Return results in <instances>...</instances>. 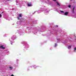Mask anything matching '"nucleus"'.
Wrapping results in <instances>:
<instances>
[{"label": "nucleus", "instance_id": "17", "mask_svg": "<svg viewBox=\"0 0 76 76\" xmlns=\"http://www.w3.org/2000/svg\"><path fill=\"white\" fill-rule=\"evenodd\" d=\"M11 45H12V43H11Z\"/></svg>", "mask_w": 76, "mask_h": 76}, {"label": "nucleus", "instance_id": "2", "mask_svg": "<svg viewBox=\"0 0 76 76\" xmlns=\"http://www.w3.org/2000/svg\"><path fill=\"white\" fill-rule=\"evenodd\" d=\"M3 45H2L0 46V48H2V49H5V48L3 47Z\"/></svg>", "mask_w": 76, "mask_h": 76}, {"label": "nucleus", "instance_id": "14", "mask_svg": "<svg viewBox=\"0 0 76 76\" xmlns=\"http://www.w3.org/2000/svg\"><path fill=\"white\" fill-rule=\"evenodd\" d=\"M53 1H56V0H53Z\"/></svg>", "mask_w": 76, "mask_h": 76}, {"label": "nucleus", "instance_id": "9", "mask_svg": "<svg viewBox=\"0 0 76 76\" xmlns=\"http://www.w3.org/2000/svg\"><path fill=\"white\" fill-rule=\"evenodd\" d=\"M68 7H69V8H70L71 7V5H69L68 6Z\"/></svg>", "mask_w": 76, "mask_h": 76}, {"label": "nucleus", "instance_id": "10", "mask_svg": "<svg viewBox=\"0 0 76 76\" xmlns=\"http://www.w3.org/2000/svg\"><path fill=\"white\" fill-rule=\"evenodd\" d=\"M61 13H64V11H61Z\"/></svg>", "mask_w": 76, "mask_h": 76}, {"label": "nucleus", "instance_id": "6", "mask_svg": "<svg viewBox=\"0 0 76 76\" xmlns=\"http://www.w3.org/2000/svg\"><path fill=\"white\" fill-rule=\"evenodd\" d=\"M72 48V47H71V46H69L68 47V49H70V48Z\"/></svg>", "mask_w": 76, "mask_h": 76}, {"label": "nucleus", "instance_id": "5", "mask_svg": "<svg viewBox=\"0 0 76 76\" xmlns=\"http://www.w3.org/2000/svg\"><path fill=\"white\" fill-rule=\"evenodd\" d=\"M18 16H19V17H20V18H22V14H19Z\"/></svg>", "mask_w": 76, "mask_h": 76}, {"label": "nucleus", "instance_id": "4", "mask_svg": "<svg viewBox=\"0 0 76 76\" xmlns=\"http://www.w3.org/2000/svg\"><path fill=\"white\" fill-rule=\"evenodd\" d=\"M68 13H69V12H66L64 13V15H68Z\"/></svg>", "mask_w": 76, "mask_h": 76}, {"label": "nucleus", "instance_id": "8", "mask_svg": "<svg viewBox=\"0 0 76 76\" xmlns=\"http://www.w3.org/2000/svg\"><path fill=\"white\" fill-rule=\"evenodd\" d=\"M56 3L57 4V6H58V5L59 6H60V4H59V3H58V2H56Z\"/></svg>", "mask_w": 76, "mask_h": 76}, {"label": "nucleus", "instance_id": "7", "mask_svg": "<svg viewBox=\"0 0 76 76\" xmlns=\"http://www.w3.org/2000/svg\"><path fill=\"white\" fill-rule=\"evenodd\" d=\"M9 69H10V70H12V69H13V67H11V66H10Z\"/></svg>", "mask_w": 76, "mask_h": 76}, {"label": "nucleus", "instance_id": "18", "mask_svg": "<svg viewBox=\"0 0 76 76\" xmlns=\"http://www.w3.org/2000/svg\"><path fill=\"white\" fill-rule=\"evenodd\" d=\"M7 76H8L7 75Z\"/></svg>", "mask_w": 76, "mask_h": 76}, {"label": "nucleus", "instance_id": "1", "mask_svg": "<svg viewBox=\"0 0 76 76\" xmlns=\"http://www.w3.org/2000/svg\"><path fill=\"white\" fill-rule=\"evenodd\" d=\"M31 3H28L27 4V6H29V7L32 6V4H31Z\"/></svg>", "mask_w": 76, "mask_h": 76}, {"label": "nucleus", "instance_id": "16", "mask_svg": "<svg viewBox=\"0 0 76 76\" xmlns=\"http://www.w3.org/2000/svg\"><path fill=\"white\" fill-rule=\"evenodd\" d=\"M56 26L57 28L58 27V25H56Z\"/></svg>", "mask_w": 76, "mask_h": 76}, {"label": "nucleus", "instance_id": "15", "mask_svg": "<svg viewBox=\"0 0 76 76\" xmlns=\"http://www.w3.org/2000/svg\"><path fill=\"white\" fill-rule=\"evenodd\" d=\"M1 14H0V18H1Z\"/></svg>", "mask_w": 76, "mask_h": 76}, {"label": "nucleus", "instance_id": "3", "mask_svg": "<svg viewBox=\"0 0 76 76\" xmlns=\"http://www.w3.org/2000/svg\"><path fill=\"white\" fill-rule=\"evenodd\" d=\"M75 7H74L73 9H72V12L73 13H75V11L74 10H75Z\"/></svg>", "mask_w": 76, "mask_h": 76}, {"label": "nucleus", "instance_id": "11", "mask_svg": "<svg viewBox=\"0 0 76 76\" xmlns=\"http://www.w3.org/2000/svg\"><path fill=\"white\" fill-rule=\"evenodd\" d=\"M17 19H18V20H19V19H20V18H19V17H17Z\"/></svg>", "mask_w": 76, "mask_h": 76}, {"label": "nucleus", "instance_id": "13", "mask_svg": "<svg viewBox=\"0 0 76 76\" xmlns=\"http://www.w3.org/2000/svg\"><path fill=\"white\" fill-rule=\"evenodd\" d=\"M74 50H75V51H76V48H75Z\"/></svg>", "mask_w": 76, "mask_h": 76}, {"label": "nucleus", "instance_id": "12", "mask_svg": "<svg viewBox=\"0 0 76 76\" xmlns=\"http://www.w3.org/2000/svg\"><path fill=\"white\" fill-rule=\"evenodd\" d=\"M55 47H57V43H56V44H55Z\"/></svg>", "mask_w": 76, "mask_h": 76}]
</instances>
